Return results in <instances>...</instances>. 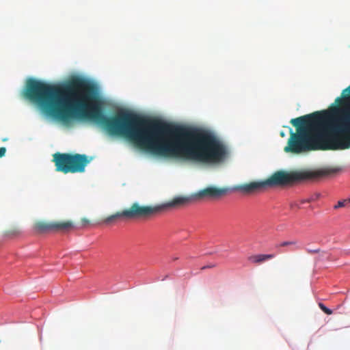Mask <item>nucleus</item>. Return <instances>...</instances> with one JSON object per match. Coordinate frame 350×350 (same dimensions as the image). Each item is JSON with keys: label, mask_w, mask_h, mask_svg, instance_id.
<instances>
[{"label": "nucleus", "mask_w": 350, "mask_h": 350, "mask_svg": "<svg viewBox=\"0 0 350 350\" xmlns=\"http://www.w3.org/2000/svg\"><path fill=\"white\" fill-rule=\"evenodd\" d=\"M24 96L55 120L96 122L111 135L124 137L142 149L168 158V123L127 111L105 116L98 88L88 79L76 76L66 84L54 85L29 79Z\"/></svg>", "instance_id": "f257e3e1"}, {"label": "nucleus", "mask_w": 350, "mask_h": 350, "mask_svg": "<svg viewBox=\"0 0 350 350\" xmlns=\"http://www.w3.org/2000/svg\"><path fill=\"white\" fill-rule=\"evenodd\" d=\"M313 177H314V173L309 171L278 170L265 180L243 184L240 185L238 189L244 193H252L267 187H283L291 185L296 182Z\"/></svg>", "instance_id": "f03ea898"}, {"label": "nucleus", "mask_w": 350, "mask_h": 350, "mask_svg": "<svg viewBox=\"0 0 350 350\" xmlns=\"http://www.w3.org/2000/svg\"><path fill=\"white\" fill-rule=\"evenodd\" d=\"M113 220H67L53 221L38 220L34 224V230L37 233H46L50 232H67L72 230L88 229L98 226H109Z\"/></svg>", "instance_id": "7ed1b4c3"}, {"label": "nucleus", "mask_w": 350, "mask_h": 350, "mask_svg": "<svg viewBox=\"0 0 350 350\" xmlns=\"http://www.w3.org/2000/svg\"><path fill=\"white\" fill-rule=\"evenodd\" d=\"M180 202L181 200H174V198L172 201L167 203L149 206H142L135 202L129 208L117 212L106 219H118L120 217L130 218L157 217L170 209L176 208V204Z\"/></svg>", "instance_id": "20e7f679"}, {"label": "nucleus", "mask_w": 350, "mask_h": 350, "mask_svg": "<svg viewBox=\"0 0 350 350\" xmlns=\"http://www.w3.org/2000/svg\"><path fill=\"white\" fill-rule=\"evenodd\" d=\"M53 162L56 171L68 173H81L85 171V167L90 162L85 154L60 153L53 154Z\"/></svg>", "instance_id": "39448f33"}, {"label": "nucleus", "mask_w": 350, "mask_h": 350, "mask_svg": "<svg viewBox=\"0 0 350 350\" xmlns=\"http://www.w3.org/2000/svg\"><path fill=\"white\" fill-rule=\"evenodd\" d=\"M229 190L230 189L226 187L218 188L210 186L195 193L191 196H179L174 198V200H181V202L176 204V208L183 207L191 203L204 199H217L225 196Z\"/></svg>", "instance_id": "423d86ee"}, {"label": "nucleus", "mask_w": 350, "mask_h": 350, "mask_svg": "<svg viewBox=\"0 0 350 350\" xmlns=\"http://www.w3.org/2000/svg\"><path fill=\"white\" fill-rule=\"evenodd\" d=\"M275 255L273 254H256L248 257V260L254 264L259 265L268 260L275 258Z\"/></svg>", "instance_id": "0eeeda50"}, {"label": "nucleus", "mask_w": 350, "mask_h": 350, "mask_svg": "<svg viewBox=\"0 0 350 350\" xmlns=\"http://www.w3.org/2000/svg\"><path fill=\"white\" fill-rule=\"evenodd\" d=\"M342 207H350V198L339 200L338 203L334 206V208L336 209Z\"/></svg>", "instance_id": "6e6552de"}, {"label": "nucleus", "mask_w": 350, "mask_h": 350, "mask_svg": "<svg viewBox=\"0 0 350 350\" xmlns=\"http://www.w3.org/2000/svg\"><path fill=\"white\" fill-rule=\"evenodd\" d=\"M340 168L339 167H335V168H331V169H327V170H325L323 171H321V174H330V173H336L338 171H340Z\"/></svg>", "instance_id": "1a4fd4ad"}, {"label": "nucleus", "mask_w": 350, "mask_h": 350, "mask_svg": "<svg viewBox=\"0 0 350 350\" xmlns=\"http://www.w3.org/2000/svg\"><path fill=\"white\" fill-rule=\"evenodd\" d=\"M319 308L327 314L330 315L332 314V310L327 308L323 304L319 303Z\"/></svg>", "instance_id": "9d476101"}, {"label": "nucleus", "mask_w": 350, "mask_h": 350, "mask_svg": "<svg viewBox=\"0 0 350 350\" xmlns=\"http://www.w3.org/2000/svg\"><path fill=\"white\" fill-rule=\"evenodd\" d=\"M293 243V242H291V241H284V242H282L280 244H278L275 245L276 247H286V246H288V245H292Z\"/></svg>", "instance_id": "9b49d317"}, {"label": "nucleus", "mask_w": 350, "mask_h": 350, "mask_svg": "<svg viewBox=\"0 0 350 350\" xmlns=\"http://www.w3.org/2000/svg\"><path fill=\"white\" fill-rule=\"evenodd\" d=\"M6 152V149L5 147L0 148V157H2L5 155Z\"/></svg>", "instance_id": "f8f14e48"}, {"label": "nucleus", "mask_w": 350, "mask_h": 350, "mask_svg": "<svg viewBox=\"0 0 350 350\" xmlns=\"http://www.w3.org/2000/svg\"><path fill=\"white\" fill-rule=\"evenodd\" d=\"M308 252L309 253H316V252H319V250H308Z\"/></svg>", "instance_id": "ddd939ff"}, {"label": "nucleus", "mask_w": 350, "mask_h": 350, "mask_svg": "<svg viewBox=\"0 0 350 350\" xmlns=\"http://www.w3.org/2000/svg\"><path fill=\"white\" fill-rule=\"evenodd\" d=\"M214 267V265H208L207 267H203L202 269H206V268H211V267Z\"/></svg>", "instance_id": "4468645a"}, {"label": "nucleus", "mask_w": 350, "mask_h": 350, "mask_svg": "<svg viewBox=\"0 0 350 350\" xmlns=\"http://www.w3.org/2000/svg\"><path fill=\"white\" fill-rule=\"evenodd\" d=\"M280 135H281L282 137H284V136H285V134H284V132H282H282L280 133Z\"/></svg>", "instance_id": "2eb2a0df"}, {"label": "nucleus", "mask_w": 350, "mask_h": 350, "mask_svg": "<svg viewBox=\"0 0 350 350\" xmlns=\"http://www.w3.org/2000/svg\"><path fill=\"white\" fill-rule=\"evenodd\" d=\"M309 201H310V200H306L302 201L301 203L308 202Z\"/></svg>", "instance_id": "dca6fc26"}]
</instances>
